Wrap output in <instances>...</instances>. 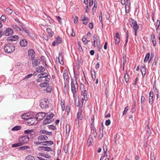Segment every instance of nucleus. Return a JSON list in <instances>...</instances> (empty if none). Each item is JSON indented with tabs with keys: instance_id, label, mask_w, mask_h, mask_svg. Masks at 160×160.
Returning <instances> with one entry per match:
<instances>
[{
	"instance_id": "nucleus-1",
	"label": "nucleus",
	"mask_w": 160,
	"mask_h": 160,
	"mask_svg": "<svg viewBox=\"0 0 160 160\" xmlns=\"http://www.w3.org/2000/svg\"><path fill=\"white\" fill-rule=\"evenodd\" d=\"M80 89L81 90V96L82 97V102L83 103L84 101H86L87 100V93L88 92V88L85 87L83 84H81Z\"/></svg>"
},
{
	"instance_id": "nucleus-2",
	"label": "nucleus",
	"mask_w": 160,
	"mask_h": 160,
	"mask_svg": "<svg viewBox=\"0 0 160 160\" xmlns=\"http://www.w3.org/2000/svg\"><path fill=\"white\" fill-rule=\"evenodd\" d=\"M71 91L73 94V97L75 98L78 90V86L76 80H72L71 82Z\"/></svg>"
},
{
	"instance_id": "nucleus-3",
	"label": "nucleus",
	"mask_w": 160,
	"mask_h": 160,
	"mask_svg": "<svg viewBox=\"0 0 160 160\" xmlns=\"http://www.w3.org/2000/svg\"><path fill=\"white\" fill-rule=\"evenodd\" d=\"M5 52L7 53H12L15 50V47L12 43H8L4 48Z\"/></svg>"
},
{
	"instance_id": "nucleus-4",
	"label": "nucleus",
	"mask_w": 160,
	"mask_h": 160,
	"mask_svg": "<svg viewBox=\"0 0 160 160\" xmlns=\"http://www.w3.org/2000/svg\"><path fill=\"white\" fill-rule=\"evenodd\" d=\"M130 25L133 28L134 32V35L137 36L138 30L139 28V26L137 24L136 21L132 19L130 22Z\"/></svg>"
},
{
	"instance_id": "nucleus-5",
	"label": "nucleus",
	"mask_w": 160,
	"mask_h": 160,
	"mask_svg": "<svg viewBox=\"0 0 160 160\" xmlns=\"http://www.w3.org/2000/svg\"><path fill=\"white\" fill-rule=\"evenodd\" d=\"M49 101L47 98L42 99L40 101V106L42 109H45L48 107Z\"/></svg>"
},
{
	"instance_id": "nucleus-6",
	"label": "nucleus",
	"mask_w": 160,
	"mask_h": 160,
	"mask_svg": "<svg viewBox=\"0 0 160 160\" xmlns=\"http://www.w3.org/2000/svg\"><path fill=\"white\" fill-rule=\"evenodd\" d=\"M93 42L96 43V45L97 47L100 49L101 47V40L99 36L96 34H95L93 37Z\"/></svg>"
},
{
	"instance_id": "nucleus-7",
	"label": "nucleus",
	"mask_w": 160,
	"mask_h": 160,
	"mask_svg": "<svg viewBox=\"0 0 160 160\" xmlns=\"http://www.w3.org/2000/svg\"><path fill=\"white\" fill-rule=\"evenodd\" d=\"M29 140V138L28 136H22L20 137L19 139V142L22 143V145L23 144L27 143Z\"/></svg>"
},
{
	"instance_id": "nucleus-8",
	"label": "nucleus",
	"mask_w": 160,
	"mask_h": 160,
	"mask_svg": "<svg viewBox=\"0 0 160 160\" xmlns=\"http://www.w3.org/2000/svg\"><path fill=\"white\" fill-rule=\"evenodd\" d=\"M46 115L44 112H39L36 115V118L38 121H40L43 119Z\"/></svg>"
},
{
	"instance_id": "nucleus-9",
	"label": "nucleus",
	"mask_w": 160,
	"mask_h": 160,
	"mask_svg": "<svg viewBox=\"0 0 160 160\" xmlns=\"http://www.w3.org/2000/svg\"><path fill=\"white\" fill-rule=\"evenodd\" d=\"M48 75L47 73H43L38 74V77H41V78H45L44 80L47 82H49L50 79L48 78Z\"/></svg>"
},
{
	"instance_id": "nucleus-10",
	"label": "nucleus",
	"mask_w": 160,
	"mask_h": 160,
	"mask_svg": "<svg viewBox=\"0 0 160 160\" xmlns=\"http://www.w3.org/2000/svg\"><path fill=\"white\" fill-rule=\"evenodd\" d=\"M27 122V123L30 125L36 124L38 123L37 120L36 118H32V117L30 119H29Z\"/></svg>"
},
{
	"instance_id": "nucleus-11",
	"label": "nucleus",
	"mask_w": 160,
	"mask_h": 160,
	"mask_svg": "<svg viewBox=\"0 0 160 160\" xmlns=\"http://www.w3.org/2000/svg\"><path fill=\"white\" fill-rule=\"evenodd\" d=\"M28 56L31 58V60H33L35 56V52L32 49H29L28 51Z\"/></svg>"
},
{
	"instance_id": "nucleus-12",
	"label": "nucleus",
	"mask_w": 160,
	"mask_h": 160,
	"mask_svg": "<svg viewBox=\"0 0 160 160\" xmlns=\"http://www.w3.org/2000/svg\"><path fill=\"white\" fill-rule=\"evenodd\" d=\"M13 33V30L9 28H7L4 32V34L6 36H11Z\"/></svg>"
},
{
	"instance_id": "nucleus-13",
	"label": "nucleus",
	"mask_w": 160,
	"mask_h": 160,
	"mask_svg": "<svg viewBox=\"0 0 160 160\" xmlns=\"http://www.w3.org/2000/svg\"><path fill=\"white\" fill-rule=\"evenodd\" d=\"M158 58L156 56L154 59L153 61L152 65V67L151 68L152 70H155V68L156 67L157 63L158 62Z\"/></svg>"
},
{
	"instance_id": "nucleus-14",
	"label": "nucleus",
	"mask_w": 160,
	"mask_h": 160,
	"mask_svg": "<svg viewBox=\"0 0 160 160\" xmlns=\"http://www.w3.org/2000/svg\"><path fill=\"white\" fill-rule=\"evenodd\" d=\"M115 44L116 45H118L120 41V35L118 32H117L114 37Z\"/></svg>"
},
{
	"instance_id": "nucleus-15",
	"label": "nucleus",
	"mask_w": 160,
	"mask_h": 160,
	"mask_svg": "<svg viewBox=\"0 0 160 160\" xmlns=\"http://www.w3.org/2000/svg\"><path fill=\"white\" fill-rule=\"evenodd\" d=\"M153 92L151 91L149 93V102L150 105H152L153 102Z\"/></svg>"
},
{
	"instance_id": "nucleus-16",
	"label": "nucleus",
	"mask_w": 160,
	"mask_h": 160,
	"mask_svg": "<svg viewBox=\"0 0 160 160\" xmlns=\"http://www.w3.org/2000/svg\"><path fill=\"white\" fill-rule=\"evenodd\" d=\"M31 117H32V116L30 115V114L28 113L23 114L21 118L22 119L28 121V120L30 119Z\"/></svg>"
},
{
	"instance_id": "nucleus-17",
	"label": "nucleus",
	"mask_w": 160,
	"mask_h": 160,
	"mask_svg": "<svg viewBox=\"0 0 160 160\" xmlns=\"http://www.w3.org/2000/svg\"><path fill=\"white\" fill-rule=\"evenodd\" d=\"M80 111L77 113V118L76 120V123H78L79 120L82 119V112Z\"/></svg>"
},
{
	"instance_id": "nucleus-18",
	"label": "nucleus",
	"mask_w": 160,
	"mask_h": 160,
	"mask_svg": "<svg viewBox=\"0 0 160 160\" xmlns=\"http://www.w3.org/2000/svg\"><path fill=\"white\" fill-rule=\"evenodd\" d=\"M63 77L64 80L68 82L69 81V76L67 70H64L63 73Z\"/></svg>"
},
{
	"instance_id": "nucleus-19",
	"label": "nucleus",
	"mask_w": 160,
	"mask_h": 160,
	"mask_svg": "<svg viewBox=\"0 0 160 160\" xmlns=\"http://www.w3.org/2000/svg\"><path fill=\"white\" fill-rule=\"evenodd\" d=\"M48 137L46 135H41L38 137V141H40L41 142H44V141L48 139Z\"/></svg>"
},
{
	"instance_id": "nucleus-20",
	"label": "nucleus",
	"mask_w": 160,
	"mask_h": 160,
	"mask_svg": "<svg viewBox=\"0 0 160 160\" xmlns=\"http://www.w3.org/2000/svg\"><path fill=\"white\" fill-rule=\"evenodd\" d=\"M39 148L41 150L44 151L50 152L52 151V149L51 148L48 147H40Z\"/></svg>"
},
{
	"instance_id": "nucleus-21",
	"label": "nucleus",
	"mask_w": 160,
	"mask_h": 160,
	"mask_svg": "<svg viewBox=\"0 0 160 160\" xmlns=\"http://www.w3.org/2000/svg\"><path fill=\"white\" fill-rule=\"evenodd\" d=\"M151 40L154 46H155L157 44L156 39L155 38L154 34L152 33L151 35Z\"/></svg>"
},
{
	"instance_id": "nucleus-22",
	"label": "nucleus",
	"mask_w": 160,
	"mask_h": 160,
	"mask_svg": "<svg viewBox=\"0 0 160 160\" xmlns=\"http://www.w3.org/2000/svg\"><path fill=\"white\" fill-rule=\"evenodd\" d=\"M27 41L24 39H22L20 41V45L22 47H25L27 45Z\"/></svg>"
},
{
	"instance_id": "nucleus-23",
	"label": "nucleus",
	"mask_w": 160,
	"mask_h": 160,
	"mask_svg": "<svg viewBox=\"0 0 160 160\" xmlns=\"http://www.w3.org/2000/svg\"><path fill=\"white\" fill-rule=\"evenodd\" d=\"M141 71L142 77H144L146 73V69L144 64L142 66Z\"/></svg>"
},
{
	"instance_id": "nucleus-24",
	"label": "nucleus",
	"mask_w": 160,
	"mask_h": 160,
	"mask_svg": "<svg viewBox=\"0 0 160 160\" xmlns=\"http://www.w3.org/2000/svg\"><path fill=\"white\" fill-rule=\"evenodd\" d=\"M36 71L38 73H41L44 72L45 71V69L43 67L40 66L37 68Z\"/></svg>"
},
{
	"instance_id": "nucleus-25",
	"label": "nucleus",
	"mask_w": 160,
	"mask_h": 160,
	"mask_svg": "<svg viewBox=\"0 0 160 160\" xmlns=\"http://www.w3.org/2000/svg\"><path fill=\"white\" fill-rule=\"evenodd\" d=\"M40 62V59H35L32 61L33 66L34 67L37 66L39 64Z\"/></svg>"
},
{
	"instance_id": "nucleus-26",
	"label": "nucleus",
	"mask_w": 160,
	"mask_h": 160,
	"mask_svg": "<svg viewBox=\"0 0 160 160\" xmlns=\"http://www.w3.org/2000/svg\"><path fill=\"white\" fill-rule=\"evenodd\" d=\"M109 153H106L105 155H104V156L101 157L100 160H102V159H104V160H109Z\"/></svg>"
},
{
	"instance_id": "nucleus-27",
	"label": "nucleus",
	"mask_w": 160,
	"mask_h": 160,
	"mask_svg": "<svg viewBox=\"0 0 160 160\" xmlns=\"http://www.w3.org/2000/svg\"><path fill=\"white\" fill-rule=\"evenodd\" d=\"M53 144V141H46L44 142H43L42 145H52Z\"/></svg>"
},
{
	"instance_id": "nucleus-28",
	"label": "nucleus",
	"mask_w": 160,
	"mask_h": 160,
	"mask_svg": "<svg viewBox=\"0 0 160 160\" xmlns=\"http://www.w3.org/2000/svg\"><path fill=\"white\" fill-rule=\"evenodd\" d=\"M46 31L49 36L51 37H52L53 36L54 33L50 28H48L47 29Z\"/></svg>"
},
{
	"instance_id": "nucleus-29",
	"label": "nucleus",
	"mask_w": 160,
	"mask_h": 160,
	"mask_svg": "<svg viewBox=\"0 0 160 160\" xmlns=\"http://www.w3.org/2000/svg\"><path fill=\"white\" fill-rule=\"evenodd\" d=\"M70 130V125L68 124H67L66 125V133L67 135L69 134Z\"/></svg>"
},
{
	"instance_id": "nucleus-30",
	"label": "nucleus",
	"mask_w": 160,
	"mask_h": 160,
	"mask_svg": "<svg viewBox=\"0 0 160 160\" xmlns=\"http://www.w3.org/2000/svg\"><path fill=\"white\" fill-rule=\"evenodd\" d=\"M54 114L52 112H51L49 113L48 115H47L46 118L50 120L51 121H52V118L54 116Z\"/></svg>"
},
{
	"instance_id": "nucleus-31",
	"label": "nucleus",
	"mask_w": 160,
	"mask_h": 160,
	"mask_svg": "<svg viewBox=\"0 0 160 160\" xmlns=\"http://www.w3.org/2000/svg\"><path fill=\"white\" fill-rule=\"evenodd\" d=\"M124 79L125 80V82L126 83H128L129 80V74L128 73H127V70H126V73L124 75Z\"/></svg>"
},
{
	"instance_id": "nucleus-32",
	"label": "nucleus",
	"mask_w": 160,
	"mask_h": 160,
	"mask_svg": "<svg viewBox=\"0 0 160 160\" xmlns=\"http://www.w3.org/2000/svg\"><path fill=\"white\" fill-rule=\"evenodd\" d=\"M103 128H99L100 134L98 136V138L99 139H101L103 137Z\"/></svg>"
},
{
	"instance_id": "nucleus-33",
	"label": "nucleus",
	"mask_w": 160,
	"mask_h": 160,
	"mask_svg": "<svg viewBox=\"0 0 160 160\" xmlns=\"http://www.w3.org/2000/svg\"><path fill=\"white\" fill-rule=\"evenodd\" d=\"M52 122V121H51L50 120L46 118L43 121V124L44 125H46Z\"/></svg>"
},
{
	"instance_id": "nucleus-34",
	"label": "nucleus",
	"mask_w": 160,
	"mask_h": 160,
	"mask_svg": "<svg viewBox=\"0 0 160 160\" xmlns=\"http://www.w3.org/2000/svg\"><path fill=\"white\" fill-rule=\"evenodd\" d=\"M150 53H148L146 55L144 59V62H148V61L149 60V58H150Z\"/></svg>"
},
{
	"instance_id": "nucleus-35",
	"label": "nucleus",
	"mask_w": 160,
	"mask_h": 160,
	"mask_svg": "<svg viewBox=\"0 0 160 160\" xmlns=\"http://www.w3.org/2000/svg\"><path fill=\"white\" fill-rule=\"evenodd\" d=\"M60 102L62 110L63 111H64L65 110V105L64 101L63 100H61Z\"/></svg>"
},
{
	"instance_id": "nucleus-36",
	"label": "nucleus",
	"mask_w": 160,
	"mask_h": 160,
	"mask_svg": "<svg viewBox=\"0 0 160 160\" xmlns=\"http://www.w3.org/2000/svg\"><path fill=\"white\" fill-rule=\"evenodd\" d=\"M31 131L30 132L29 134L27 136H28V137L29 136L30 138H33L34 137L35 133L33 129H31Z\"/></svg>"
},
{
	"instance_id": "nucleus-37",
	"label": "nucleus",
	"mask_w": 160,
	"mask_h": 160,
	"mask_svg": "<svg viewBox=\"0 0 160 160\" xmlns=\"http://www.w3.org/2000/svg\"><path fill=\"white\" fill-rule=\"evenodd\" d=\"M48 82H49L45 81L43 82L40 84H39V86L41 87H45L47 86L48 85Z\"/></svg>"
},
{
	"instance_id": "nucleus-38",
	"label": "nucleus",
	"mask_w": 160,
	"mask_h": 160,
	"mask_svg": "<svg viewBox=\"0 0 160 160\" xmlns=\"http://www.w3.org/2000/svg\"><path fill=\"white\" fill-rule=\"evenodd\" d=\"M6 12L8 14L10 15L12 12V10L9 8H7L6 10Z\"/></svg>"
},
{
	"instance_id": "nucleus-39",
	"label": "nucleus",
	"mask_w": 160,
	"mask_h": 160,
	"mask_svg": "<svg viewBox=\"0 0 160 160\" xmlns=\"http://www.w3.org/2000/svg\"><path fill=\"white\" fill-rule=\"evenodd\" d=\"M12 27L17 31H21V29L17 25H12Z\"/></svg>"
},
{
	"instance_id": "nucleus-40",
	"label": "nucleus",
	"mask_w": 160,
	"mask_h": 160,
	"mask_svg": "<svg viewBox=\"0 0 160 160\" xmlns=\"http://www.w3.org/2000/svg\"><path fill=\"white\" fill-rule=\"evenodd\" d=\"M21 129V127L19 126H16L14 127L12 129V130L13 131H17Z\"/></svg>"
},
{
	"instance_id": "nucleus-41",
	"label": "nucleus",
	"mask_w": 160,
	"mask_h": 160,
	"mask_svg": "<svg viewBox=\"0 0 160 160\" xmlns=\"http://www.w3.org/2000/svg\"><path fill=\"white\" fill-rule=\"evenodd\" d=\"M22 145V143L20 142H19L18 143H15L14 144H13L12 145V148H14L16 147H19L20 146H21Z\"/></svg>"
},
{
	"instance_id": "nucleus-42",
	"label": "nucleus",
	"mask_w": 160,
	"mask_h": 160,
	"mask_svg": "<svg viewBox=\"0 0 160 160\" xmlns=\"http://www.w3.org/2000/svg\"><path fill=\"white\" fill-rule=\"evenodd\" d=\"M93 141V139L92 137H89L88 140V143L89 146H91Z\"/></svg>"
},
{
	"instance_id": "nucleus-43",
	"label": "nucleus",
	"mask_w": 160,
	"mask_h": 160,
	"mask_svg": "<svg viewBox=\"0 0 160 160\" xmlns=\"http://www.w3.org/2000/svg\"><path fill=\"white\" fill-rule=\"evenodd\" d=\"M26 160H35L34 157L31 155H28L26 158Z\"/></svg>"
},
{
	"instance_id": "nucleus-44",
	"label": "nucleus",
	"mask_w": 160,
	"mask_h": 160,
	"mask_svg": "<svg viewBox=\"0 0 160 160\" xmlns=\"http://www.w3.org/2000/svg\"><path fill=\"white\" fill-rule=\"evenodd\" d=\"M119 137L118 135L117 134H115L114 137V141L115 143H116L117 140L119 139Z\"/></svg>"
},
{
	"instance_id": "nucleus-45",
	"label": "nucleus",
	"mask_w": 160,
	"mask_h": 160,
	"mask_svg": "<svg viewBox=\"0 0 160 160\" xmlns=\"http://www.w3.org/2000/svg\"><path fill=\"white\" fill-rule=\"evenodd\" d=\"M82 40L84 44H87L88 42V41L87 40L85 36L83 37L82 38Z\"/></svg>"
},
{
	"instance_id": "nucleus-46",
	"label": "nucleus",
	"mask_w": 160,
	"mask_h": 160,
	"mask_svg": "<svg viewBox=\"0 0 160 160\" xmlns=\"http://www.w3.org/2000/svg\"><path fill=\"white\" fill-rule=\"evenodd\" d=\"M38 79L37 80V82H42L46 81H45L44 79L41 78V77H38Z\"/></svg>"
},
{
	"instance_id": "nucleus-47",
	"label": "nucleus",
	"mask_w": 160,
	"mask_h": 160,
	"mask_svg": "<svg viewBox=\"0 0 160 160\" xmlns=\"http://www.w3.org/2000/svg\"><path fill=\"white\" fill-rule=\"evenodd\" d=\"M56 41L59 44L61 43L62 42V39L60 37H58L56 38Z\"/></svg>"
},
{
	"instance_id": "nucleus-48",
	"label": "nucleus",
	"mask_w": 160,
	"mask_h": 160,
	"mask_svg": "<svg viewBox=\"0 0 160 160\" xmlns=\"http://www.w3.org/2000/svg\"><path fill=\"white\" fill-rule=\"evenodd\" d=\"M103 150L104 151V155H105L106 153H109V152L107 151V148L106 146L105 145L103 146Z\"/></svg>"
},
{
	"instance_id": "nucleus-49",
	"label": "nucleus",
	"mask_w": 160,
	"mask_h": 160,
	"mask_svg": "<svg viewBox=\"0 0 160 160\" xmlns=\"http://www.w3.org/2000/svg\"><path fill=\"white\" fill-rule=\"evenodd\" d=\"M102 12H100V15L99 16V20L101 22L102 25H103V22H102Z\"/></svg>"
},
{
	"instance_id": "nucleus-50",
	"label": "nucleus",
	"mask_w": 160,
	"mask_h": 160,
	"mask_svg": "<svg viewBox=\"0 0 160 160\" xmlns=\"http://www.w3.org/2000/svg\"><path fill=\"white\" fill-rule=\"evenodd\" d=\"M18 37L17 36L15 35L13 37H11V39L10 40L12 41H16L18 39Z\"/></svg>"
},
{
	"instance_id": "nucleus-51",
	"label": "nucleus",
	"mask_w": 160,
	"mask_h": 160,
	"mask_svg": "<svg viewBox=\"0 0 160 160\" xmlns=\"http://www.w3.org/2000/svg\"><path fill=\"white\" fill-rule=\"evenodd\" d=\"M52 89V87L51 86H49L47 87L46 90L47 92H49L51 91Z\"/></svg>"
},
{
	"instance_id": "nucleus-52",
	"label": "nucleus",
	"mask_w": 160,
	"mask_h": 160,
	"mask_svg": "<svg viewBox=\"0 0 160 160\" xmlns=\"http://www.w3.org/2000/svg\"><path fill=\"white\" fill-rule=\"evenodd\" d=\"M6 17L4 15H2L0 18V20L3 22H4L6 20Z\"/></svg>"
},
{
	"instance_id": "nucleus-53",
	"label": "nucleus",
	"mask_w": 160,
	"mask_h": 160,
	"mask_svg": "<svg viewBox=\"0 0 160 160\" xmlns=\"http://www.w3.org/2000/svg\"><path fill=\"white\" fill-rule=\"evenodd\" d=\"M153 57H154V53L151 52L150 57V58H149L150 59L148 62V63L149 64L150 63V62L152 61V58H153Z\"/></svg>"
},
{
	"instance_id": "nucleus-54",
	"label": "nucleus",
	"mask_w": 160,
	"mask_h": 160,
	"mask_svg": "<svg viewBox=\"0 0 160 160\" xmlns=\"http://www.w3.org/2000/svg\"><path fill=\"white\" fill-rule=\"evenodd\" d=\"M145 100V98L144 97L142 96L141 97V103L142 104H144Z\"/></svg>"
},
{
	"instance_id": "nucleus-55",
	"label": "nucleus",
	"mask_w": 160,
	"mask_h": 160,
	"mask_svg": "<svg viewBox=\"0 0 160 160\" xmlns=\"http://www.w3.org/2000/svg\"><path fill=\"white\" fill-rule=\"evenodd\" d=\"M128 106L125 108L124 111L123 112V116L125 115L126 114V113L127 111L128 110Z\"/></svg>"
},
{
	"instance_id": "nucleus-56",
	"label": "nucleus",
	"mask_w": 160,
	"mask_h": 160,
	"mask_svg": "<svg viewBox=\"0 0 160 160\" xmlns=\"http://www.w3.org/2000/svg\"><path fill=\"white\" fill-rule=\"evenodd\" d=\"M40 141H35L34 142V144L35 145H42L43 142H40Z\"/></svg>"
},
{
	"instance_id": "nucleus-57",
	"label": "nucleus",
	"mask_w": 160,
	"mask_h": 160,
	"mask_svg": "<svg viewBox=\"0 0 160 160\" xmlns=\"http://www.w3.org/2000/svg\"><path fill=\"white\" fill-rule=\"evenodd\" d=\"M23 30L25 32L28 34V35H30V32H29V30L28 29L26 28H24V29Z\"/></svg>"
},
{
	"instance_id": "nucleus-58",
	"label": "nucleus",
	"mask_w": 160,
	"mask_h": 160,
	"mask_svg": "<svg viewBox=\"0 0 160 160\" xmlns=\"http://www.w3.org/2000/svg\"><path fill=\"white\" fill-rule=\"evenodd\" d=\"M68 145L67 144L65 146L64 148V152L65 153H67L68 152Z\"/></svg>"
},
{
	"instance_id": "nucleus-59",
	"label": "nucleus",
	"mask_w": 160,
	"mask_h": 160,
	"mask_svg": "<svg viewBox=\"0 0 160 160\" xmlns=\"http://www.w3.org/2000/svg\"><path fill=\"white\" fill-rule=\"evenodd\" d=\"M92 134L94 138H96L97 135L96 131L92 132Z\"/></svg>"
},
{
	"instance_id": "nucleus-60",
	"label": "nucleus",
	"mask_w": 160,
	"mask_h": 160,
	"mask_svg": "<svg viewBox=\"0 0 160 160\" xmlns=\"http://www.w3.org/2000/svg\"><path fill=\"white\" fill-rule=\"evenodd\" d=\"M88 22V17H86L85 20L83 22V24L87 25Z\"/></svg>"
},
{
	"instance_id": "nucleus-61",
	"label": "nucleus",
	"mask_w": 160,
	"mask_h": 160,
	"mask_svg": "<svg viewBox=\"0 0 160 160\" xmlns=\"http://www.w3.org/2000/svg\"><path fill=\"white\" fill-rule=\"evenodd\" d=\"M111 123V121L110 120H106L105 122V125L106 126H108Z\"/></svg>"
},
{
	"instance_id": "nucleus-62",
	"label": "nucleus",
	"mask_w": 160,
	"mask_h": 160,
	"mask_svg": "<svg viewBox=\"0 0 160 160\" xmlns=\"http://www.w3.org/2000/svg\"><path fill=\"white\" fill-rule=\"evenodd\" d=\"M28 146H23V147H20L19 148V149L24 150L27 149H28Z\"/></svg>"
},
{
	"instance_id": "nucleus-63",
	"label": "nucleus",
	"mask_w": 160,
	"mask_h": 160,
	"mask_svg": "<svg viewBox=\"0 0 160 160\" xmlns=\"http://www.w3.org/2000/svg\"><path fill=\"white\" fill-rule=\"evenodd\" d=\"M94 74H93V73H92V78L93 81H95L96 78V76H95V72L94 71Z\"/></svg>"
},
{
	"instance_id": "nucleus-64",
	"label": "nucleus",
	"mask_w": 160,
	"mask_h": 160,
	"mask_svg": "<svg viewBox=\"0 0 160 160\" xmlns=\"http://www.w3.org/2000/svg\"><path fill=\"white\" fill-rule=\"evenodd\" d=\"M147 132L148 134L149 135H150L151 134V131L150 130L149 128H147Z\"/></svg>"
}]
</instances>
